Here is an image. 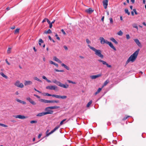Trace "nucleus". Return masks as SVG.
Returning <instances> with one entry per match:
<instances>
[{"label":"nucleus","mask_w":146,"mask_h":146,"mask_svg":"<svg viewBox=\"0 0 146 146\" xmlns=\"http://www.w3.org/2000/svg\"><path fill=\"white\" fill-rule=\"evenodd\" d=\"M139 50V49H138L136 51L129 57L126 62V65L127 64L130 62H133L135 61L137 57Z\"/></svg>","instance_id":"1"},{"label":"nucleus","mask_w":146,"mask_h":146,"mask_svg":"<svg viewBox=\"0 0 146 146\" xmlns=\"http://www.w3.org/2000/svg\"><path fill=\"white\" fill-rule=\"evenodd\" d=\"M88 46L92 50L95 52V54L100 57L102 58H104V56L102 54V51L100 50L96 49L94 47L91 46L90 45H88Z\"/></svg>","instance_id":"2"},{"label":"nucleus","mask_w":146,"mask_h":146,"mask_svg":"<svg viewBox=\"0 0 146 146\" xmlns=\"http://www.w3.org/2000/svg\"><path fill=\"white\" fill-rule=\"evenodd\" d=\"M60 108V107L59 106H56L47 107L44 109V111H46L44 112L46 115L51 114L53 113L54 112L53 111L51 110V109H57Z\"/></svg>","instance_id":"3"},{"label":"nucleus","mask_w":146,"mask_h":146,"mask_svg":"<svg viewBox=\"0 0 146 146\" xmlns=\"http://www.w3.org/2000/svg\"><path fill=\"white\" fill-rule=\"evenodd\" d=\"M99 39L100 40V43L101 44H103L106 43L109 45L114 50H116L114 46L111 42L108 41V40L105 39L103 37H100Z\"/></svg>","instance_id":"4"},{"label":"nucleus","mask_w":146,"mask_h":146,"mask_svg":"<svg viewBox=\"0 0 146 146\" xmlns=\"http://www.w3.org/2000/svg\"><path fill=\"white\" fill-rule=\"evenodd\" d=\"M53 82L56 84L58 86L65 88H67L69 87L68 85L67 84H64L61 83L60 82L57 81L56 80H54L53 81Z\"/></svg>","instance_id":"5"},{"label":"nucleus","mask_w":146,"mask_h":146,"mask_svg":"<svg viewBox=\"0 0 146 146\" xmlns=\"http://www.w3.org/2000/svg\"><path fill=\"white\" fill-rule=\"evenodd\" d=\"M59 127H60V126H56L53 130L51 131L49 133H48L49 131V130H47L46 131V136L47 137L49 136L50 134L52 133L54 131H55L58 128H59Z\"/></svg>","instance_id":"6"},{"label":"nucleus","mask_w":146,"mask_h":146,"mask_svg":"<svg viewBox=\"0 0 146 146\" xmlns=\"http://www.w3.org/2000/svg\"><path fill=\"white\" fill-rule=\"evenodd\" d=\"M46 88L50 90H54L56 91L58 90V88L56 86H46Z\"/></svg>","instance_id":"7"},{"label":"nucleus","mask_w":146,"mask_h":146,"mask_svg":"<svg viewBox=\"0 0 146 146\" xmlns=\"http://www.w3.org/2000/svg\"><path fill=\"white\" fill-rule=\"evenodd\" d=\"M14 85L16 86L22 88L24 87V85L23 83H20V82L19 80L17 81L15 83Z\"/></svg>","instance_id":"8"},{"label":"nucleus","mask_w":146,"mask_h":146,"mask_svg":"<svg viewBox=\"0 0 146 146\" xmlns=\"http://www.w3.org/2000/svg\"><path fill=\"white\" fill-rule=\"evenodd\" d=\"M13 117L16 118H18L21 119H25L28 118V117L27 116H25L24 115H13Z\"/></svg>","instance_id":"9"},{"label":"nucleus","mask_w":146,"mask_h":146,"mask_svg":"<svg viewBox=\"0 0 146 146\" xmlns=\"http://www.w3.org/2000/svg\"><path fill=\"white\" fill-rule=\"evenodd\" d=\"M98 61L100 62H102L103 65H106L108 67L111 68V65H109L106 62L100 59L98 60Z\"/></svg>","instance_id":"10"},{"label":"nucleus","mask_w":146,"mask_h":146,"mask_svg":"<svg viewBox=\"0 0 146 146\" xmlns=\"http://www.w3.org/2000/svg\"><path fill=\"white\" fill-rule=\"evenodd\" d=\"M102 76L101 73L97 75L91 76L90 77L92 79H94Z\"/></svg>","instance_id":"11"},{"label":"nucleus","mask_w":146,"mask_h":146,"mask_svg":"<svg viewBox=\"0 0 146 146\" xmlns=\"http://www.w3.org/2000/svg\"><path fill=\"white\" fill-rule=\"evenodd\" d=\"M108 0H104L103 1V3L104 7L105 9H106L108 5Z\"/></svg>","instance_id":"12"},{"label":"nucleus","mask_w":146,"mask_h":146,"mask_svg":"<svg viewBox=\"0 0 146 146\" xmlns=\"http://www.w3.org/2000/svg\"><path fill=\"white\" fill-rule=\"evenodd\" d=\"M26 100L33 105H35L36 104V103L33 101L32 99L29 97L27 98Z\"/></svg>","instance_id":"13"},{"label":"nucleus","mask_w":146,"mask_h":146,"mask_svg":"<svg viewBox=\"0 0 146 146\" xmlns=\"http://www.w3.org/2000/svg\"><path fill=\"white\" fill-rule=\"evenodd\" d=\"M94 11V10L93 9H92L91 8H89L85 10V12L89 14L92 13Z\"/></svg>","instance_id":"14"},{"label":"nucleus","mask_w":146,"mask_h":146,"mask_svg":"<svg viewBox=\"0 0 146 146\" xmlns=\"http://www.w3.org/2000/svg\"><path fill=\"white\" fill-rule=\"evenodd\" d=\"M32 82L30 80H25L24 82L25 86L31 85L32 84Z\"/></svg>","instance_id":"15"},{"label":"nucleus","mask_w":146,"mask_h":146,"mask_svg":"<svg viewBox=\"0 0 146 146\" xmlns=\"http://www.w3.org/2000/svg\"><path fill=\"white\" fill-rule=\"evenodd\" d=\"M134 41L140 47H142L141 44L138 39H134Z\"/></svg>","instance_id":"16"},{"label":"nucleus","mask_w":146,"mask_h":146,"mask_svg":"<svg viewBox=\"0 0 146 146\" xmlns=\"http://www.w3.org/2000/svg\"><path fill=\"white\" fill-rule=\"evenodd\" d=\"M53 60L60 63H62V61L59 60V59L57 58L56 56H54L53 58Z\"/></svg>","instance_id":"17"},{"label":"nucleus","mask_w":146,"mask_h":146,"mask_svg":"<svg viewBox=\"0 0 146 146\" xmlns=\"http://www.w3.org/2000/svg\"><path fill=\"white\" fill-rule=\"evenodd\" d=\"M46 115V114L45 113V112H42L40 113H38L37 115L36 116H39V117H41L42 116L44 115Z\"/></svg>","instance_id":"18"},{"label":"nucleus","mask_w":146,"mask_h":146,"mask_svg":"<svg viewBox=\"0 0 146 146\" xmlns=\"http://www.w3.org/2000/svg\"><path fill=\"white\" fill-rule=\"evenodd\" d=\"M61 66H62L64 67L67 70H69L70 69L64 63H62L61 64Z\"/></svg>","instance_id":"19"},{"label":"nucleus","mask_w":146,"mask_h":146,"mask_svg":"<svg viewBox=\"0 0 146 146\" xmlns=\"http://www.w3.org/2000/svg\"><path fill=\"white\" fill-rule=\"evenodd\" d=\"M110 40L113 42H114L115 44H118V42L114 38H110Z\"/></svg>","instance_id":"20"},{"label":"nucleus","mask_w":146,"mask_h":146,"mask_svg":"<svg viewBox=\"0 0 146 146\" xmlns=\"http://www.w3.org/2000/svg\"><path fill=\"white\" fill-rule=\"evenodd\" d=\"M16 100L17 102H19L22 103L24 104H26V103L25 102L19 99H17Z\"/></svg>","instance_id":"21"},{"label":"nucleus","mask_w":146,"mask_h":146,"mask_svg":"<svg viewBox=\"0 0 146 146\" xmlns=\"http://www.w3.org/2000/svg\"><path fill=\"white\" fill-rule=\"evenodd\" d=\"M109 82V80H107L106 81L102 86V88H103L104 86H106Z\"/></svg>","instance_id":"22"},{"label":"nucleus","mask_w":146,"mask_h":146,"mask_svg":"<svg viewBox=\"0 0 146 146\" xmlns=\"http://www.w3.org/2000/svg\"><path fill=\"white\" fill-rule=\"evenodd\" d=\"M102 88H102H99L98 89V90L95 93V94H94L95 95H96L97 94H98L101 91Z\"/></svg>","instance_id":"23"},{"label":"nucleus","mask_w":146,"mask_h":146,"mask_svg":"<svg viewBox=\"0 0 146 146\" xmlns=\"http://www.w3.org/2000/svg\"><path fill=\"white\" fill-rule=\"evenodd\" d=\"M33 79L34 80H36L39 82H40L41 83L42 82V80H40L36 77H34Z\"/></svg>","instance_id":"24"},{"label":"nucleus","mask_w":146,"mask_h":146,"mask_svg":"<svg viewBox=\"0 0 146 146\" xmlns=\"http://www.w3.org/2000/svg\"><path fill=\"white\" fill-rule=\"evenodd\" d=\"M0 74L3 77L6 79H7L8 77L7 76L5 75L3 72H1L0 73Z\"/></svg>","instance_id":"25"},{"label":"nucleus","mask_w":146,"mask_h":146,"mask_svg":"<svg viewBox=\"0 0 146 146\" xmlns=\"http://www.w3.org/2000/svg\"><path fill=\"white\" fill-rule=\"evenodd\" d=\"M40 101L41 102H43L45 103H47V100L41 99L40 100Z\"/></svg>","instance_id":"26"},{"label":"nucleus","mask_w":146,"mask_h":146,"mask_svg":"<svg viewBox=\"0 0 146 146\" xmlns=\"http://www.w3.org/2000/svg\"><path fill=\"white\" fill-rule=\"evenodd\" d=\"M53 97H54L58 98H60V95H58L55 94H53Z\"/></svg>","instance_id":"27"},{"label":"nucleus","mask_w":146,"mask_h":146,"mask_svg":"<svg viewBox=\"0 0 146 146\" xmlns=\"http://www.w3.org/2000/svg\"><path fill=\"white\" fill-rule=\"evenodd\" d=\"M92 103V100L90 101L87 104L86 107H89L91 105Z\"/></svg>","instance_id":"28"},{"label":"nucleus","mask_w":146,"mask_h":146,"mask_svg":"<svg viewBox=\"0 0 146 146\" xmlns=\"http://www.w3.org/2000/svg\"><path fill=\"white\" fill-rule=\"evenodd\" d=\"M123 34V32L121 31H119L117 33V34L119 36H122Z\"/></svg>","instance_id":"29"},{"label":"nucleus","mask_w":146,"mask_h":146,"mask_svg":"<svg viewBox=\"0 0 146 146\" xmlns=\"http://www.w3.org/2000/svg\"><path fill=\"white\" fill-rule=\"evenodd\" d=\"M44 33L46 34H49L51 33L52 31L50 29H49L47 31H45Z\"/></svg>","instance_id":"30"},{"label":"nucleus","mask_w":146,"mask_h":146,"mask_svg":"<svg viewBox=\"0 0 146 146\" xmlns=\"http://www.w3.org/2000/svg\"><path fill=\"white\" fill-rule=\"evenodd\" d=\"M125 11L126 13H127L128 15H129L130 14V13L129 12L128 10L127 9H125Z\"/></svg>","instance_id":"31"},{"label":"nucleus","mask_w":146,"mask_h":146,"mask_svg":"<svg viewBox=\"0 0 146 146\" xmlns=\"http://www.w3.org/2000/svg\"><path fill=\"white\" fill-rule=\"evenodd\" d=\"M11 48H9L7 50V53L8 54L10 53L11 52Z\"/></svg>","instance_id":"32"},{"label":"nucleus","mask_w":146,"mask_h":146,"mask_svg":"<svg viewBox=\"0 0 146 146\" xmlns=\"http://www.w3.org/2000/svg\"><path fill=\"white\" fill-rule=\"evenodd\" d=\"M0 126L5 127H8V125L1 123H0Z\"/></svg>","instance_id":"33"},{"label":"nucleus","mask_w":146,"mask_h":146,"mask_svg":"<svg viewBox=\"0 0 146 146\" xmlns=\"http://www.w3.org/2000/svg\"><path fill=\"white\" fill-rule=\"evenodd\" d=\"M67 97L65 96H60V98L62 99H65L67 98Z\"/></svg>","instance_id":"34"},{"label":"nucleus","mask_w":146,"mask_h":146,"mask_svg":"<svg viewBox=\"0 0 146 146\" xmlns=\"http://www.w3.org/2000/svg\"><path fill=\"white\" fill-rule=\"evenodd\" d=\"M66 120V119H65L63 120L60 123V125H62L63 124V122L65 121Z\"/></svg>","instance_id":"35"},{"label":"nucleus","mask_w":146,"mask_h":146,"mask_svg":"<svg viewBox=\"0 0 146 146\" xmlns=\"http://www.w3.org/2000/svg\"><path fill=\"white\" fill-rule=\"evenodd\" d=\"M67 81L69 82V83H71L73 84H76V83L75 82H73L72 81L70 80H68Z\"/></svg>","instance_id":"36"},{"label":"nucleus","mask_w":146,"mask_h":146,"mask_svg":"<svg viewBox=\"0 0 146 146\" xmlns=\"http://www.w3.org/2000/svg\"><path fill=\"white\" fill-rule=\"evenodd\" d=\"M37 123V121L35 120H32L30 121V123L31 124L36 123Z\"/></svg>","instance_id":"37"},{"label":"nucleus","mask_w":146,"mask_h":146,"mask_svg":"<svg viewBox=\"0 0 146 146\" xmlns=\"http://www.w3.org/2000/svg\"><path fill=\"white\" fill-rule=\"evenodd\" d=\"M86 43L88 44H90L91 43L90 41L88 39H86Z\"/></svg>","instance_id":"38"},{"label":"nucleus","mask_w":146,"mask_h":146,"mask_svg":"<svg viewBox=\"0 0 146 146\" xmlns=\"http://www.w3.org/2000/svg\"><path fill=\"white\" fill-rule=\"evenodd\" d=\"M55 70L57 72H64V71L63 70H59L58 69H55Z\"/></svg>","instance_id":"39"},{"label":"nucleus","mask_w":146,"mask_h":146,"mask_svg":"<svg viewBox=\"0 0 146 146\" xmlns=\"http://www.w3.org/2000/svg\"><path fill=\"white\" fill-rule=\"evenodd\" d=\"M19 29H16L15 31V33L16 34L17 33H18L19 32Z\"/></svg>","instance_id":"40"},{"label":"nucleus","mask_w":146,"mask_h":146,"mask_svg":"<svg viewBox=\"0 0 146 146\" xmlns=\"http://www.w3.org/2000/svg\"><path fill=\"white\" fill-rule=\"evenodd\" d=\"M45 95H44V96H52V97L53 94L51 95V94H50L48 93H45Z\"/></svg>","instance_id":"41"},{"label":"nucleus","mask_w":146,"mask_h":146,"mask_svg":"<svg viewBox=\"0 0 146 146\" xmlns=\"http://www.w3.org/2000/svg\"><path fill=\"white\" fill-rule=\"evenodd\" d=\"M59 102V100H53V103H58Z\"/></svg>","instance_id":"42"},{"label":"nucleus","mask_w":146,"mask_h":146,"mask_svg":"<svg viewBox=\"0 0 146 146\" xmlns=\"http://www.w3.org/2000/svg\"><path fill=\"white\" fill-rule=\"evenodd\" d=\"M126 37L127 40H128L130 38V36L129 34L126 35Z\"/></svg>","instance_id":"43"},{"label":"nucleus","mask_w":146,"mask_h":146,"mask_svg":"<svg viewBox=\"0 0 146 146\" xmlns=\"http://www.w3.org/2000/svg\"><path fill=\"white\" fill-rule=\"evenodd\" d=\"M53 103V100H47V103Z\"/></svg>","instance_id":"44"},{"label":"nucleus","mask_w":146,"mask_h":146,"mask_svg":"<svg viewBox=\"0 0 146 146\" xmlns=\"http://www.w3.org/2000/svg\"><path fill=\"white\" fill-rule=\"evenodd\" d=\"M110 23L111 24H112L113 23V21L112 20V19L111 18H110Z\"/></svg>","instance_id":"45"},{"label":"nucleus","mask_w":146,"mask_h":146,"mask_svg":"<svg viewBox=\"0 0 146 146\" xmlns=\"http://www.w3.org/2000/svg\"><path fill=\"white\" fill-rule=\"evenodd\" d=\"M133 12H134L135 13V14H136V15L137 14V12L136 9H133Z\"/></svg>","instance_id":"46"},{"label":"nucleus","mask_w":146,"mask_h":146,"mask_svg":"<svg viewBox=\"0 0 146 146\" xmlns=\"http://www.w3.org/2000/svg\"><path fill=\"white\" fill-rule=\"evenodd\" d=\"M39 42L40 43H43V41L41 39H39Z\"/></svg>","instance_id":"47"},{"label":"nucleus","mask_w":146,"mask_h":146,"mask_svg":"<svg viewBox=\"0 0 146 146\" xmlns=\"http://www.w3.org/2000/svg\"><path fill=\"white\" fill-rule=\"evenodd\" d=\"M61 31H62V33H63V34L64 35H66V33L63 29H62L61 30Z\"/></svg>","instance_id":"48"},{"label":"nucleus","mask_w":146,"mask_h":146,"mask_svg":"<svg viewBox=\"0 0 146 146\" xmlns=\"http://www.w3.org/2000/svg\"><path fill=\"white\" fill-rule=\"evenodd\" d=\"M137 26L136 24H133V27L135 28Z\"/></svg>","instance_id":"49"},{"label":"nucleus","mask_w":146,"mask_h":146,"mask_svg":"<svg viewBox=\"0 0 146 146\" xmlns=\"http://www.w3.org/2000/svg\"><path fill=\"white\" fill-rule=\"evenodd\" d=\"M50 63L51 64H53L54 65V64H55V62H53V61H49Z\"/></svg>","instance_id":"50"},{"label":"nucleus","mask_w":146,"mask_h":146,"mask_svg":"<svg viewBox=\"0 0 146 146\" xmlns=\"http://www.w3.org/2000/svg\"><path fill=\"white\" fill-rule=\"evenodd\" d=\"M64 48L66 50H68V48L66 46H64Z\"/></svg>","instance_id":"51"},{"label":"nucleus","mask_w":146,"mask_h":146,"mask_svg":"<svg viewBox=\"0 0 146 146\" xmlns=\"http://www.w3.org/2000/svg\"><path fill=\"white\" fill-rule=\"evenodd\" d=\"M5 61H6V62L7 63L8 65H10V63L9 62H8V61L7 60V59H6L5 60Z\"/></svg>","instance_id":"52"},{"label":"nucleus","mask_w":146,"mask_h":146,"mask_svg":"<svg viewBox=\"0 0 146 146\" xmlns=\"http://www.w3.org/2000/svg\"><path fill=\"white\" fill-rule=\"evenodd\" d=\"M42 78L46 80H47V78H46L44 76H42Z\"/></svg>","instance_id":"53"},{"label":"nucleus","mask_w":146,"mask_h":146,"mask_svg":"<svg viewBox=\"0 0 146 146\" xmlns=\"http://www.w3.org/2000/svg\"><path fill=\"white\" fill-rule=\"evenodd\" d=\"M34 90L35 91H37V92H39V93H41V92H40L38 90H36L35 88H34Z\"/></svg>","instance_id":"54"},{"label":"nucleus","mask_w":146,"mask_h":146,"mask_svg":"<svg viewBox=\"0 0 146 146\" xmlns=\"http://www.w3.org/2000/svg\"><path fill=\"white\" fill-rule=\"evenodd\" d=\"M47 19L45 18L42 21V23H44L47 21Z\"/></svg>","instance_id":"55"},{"label":"nucleus","mask_w":146,"mask_h":146,"mask_svg":"<svg viewBox=\"0 0 146 146\" xmlns=\"http://www.w3.org/2000/svg\"><path fill=\"white\" fill-rule=\"evenodd\" d=\"M49 27L50 28H51L52 27V23H50L49 24Z\"/></svg>","instance_id":"56"},{"label":"nucleus","mask_w":146,"mask_h":146,"mask_svg":"<svg viewBox=\"0 0 146 146\" xmlns=\"http://www.w3.org/2000/svg\"><path fill=\"white\" fill-rule=\"evenodd\" d=\"M129 117V116H127V117H125L123 119L124 120H126L127 118H128V117Z\"/></svg>","instance_id":"57"},{"label":"nucleus","mask_w":146,"mask_h":146,"mask_svg":"<svg viewBox=\"0 0 146 146\" xmlns=\"http://www.w3.org/2000/svg\"><path fill=\"white\" fill-rule=\"evenodd\" d=\"M47 22H48V23L49 24L50 23H51V22H50V21L48 19H47Z\"/></svg>","instance_id":"58"},{"label":"nucleus","mask_w":146,"mask_h":146,"mask_svg":"<svg viewBox=\"0 0 146 146\" xmlns=\"http://www.w3.org/2000/svg\"><path fill=\"white\" fill-rule=\"evenodd\" d=\"M46 81L48 83H51V81L48 79L46 80Z\"/></svg>","instance_id":"59"},{"label":"nucleus","mask_w":146,"mask_h":146,"mask_svg":"<svg viewBox=\"0 0 146 146\" xmlns=\"http://www.w3.org/2000/svg\"><path fill=\"white\" fill-rule=\"evenodd\" d=\"M54 65L57 67H58V65L57 64L55 63V64H54Z\"/></svg>","instance_id":"60"},{"label":"nucleus","mask_w":146,"mask_h":146,"mask_svg":"<svg viewBox=\"0 0 146 146\" xmlns=\"http://www.w3.org/2000/svg\"><path fill=\"white\" fill-rule=\"evenodd\" d=\"M104 16L102 18L101 20L102 21H104Z\"/></svg>","instance_id":"61"},{"label":"nucleus","mask_w":146,"mask_h":146,"mask_svg":"<svg viewBox=\"0 0 146 146\" xmlns=\"http://www.w3.org/2000/svg\"><path fill=\"white\" fill-rule=\"evenodd\" d=\"M41 135L40 134H39L38 135V138H40V137H41Z\"/></svg>","instance_id":"62"},{"label":"nucleus","mask_w":146,"mask_h":146,"mask_svg":"<svg viewBox=\"0 0 146 146\" xmlns=\"http://www.w3.org/2000/svg\"><path fill=\"white\" fill-rule=\"evenodd\" d=\"M131 15L132 16H134V13L133 11H132L131 12Z\"/></svg>","instance_id":"63"},{"label":"nucleus","mask_w":146,"mask_h":146,"mask_svg":"<svg viewBox=\"0 0 146 146\" xmlns=\"http://www.w3.org/2000/svg\"><path fill=\"white\" fill-rule=\"evenodd\" d=\"M143 24L145 26V27H146V23H145V22H144L143 23Z\"/></svg>","instance_id":"64"}]
</instances>
